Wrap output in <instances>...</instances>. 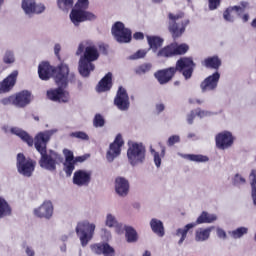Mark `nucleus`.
Instances as JSON below:
<instances>
[{
  "mask_svg": "<svg viewBox=\"0 0 256 256\" xmlns=\"http://www.w3.org/2000/svg\"><path fill=\"white\" fill-rule=\"evenodd\" d=\"M38 75L42 81H49L51 77H54L58 85V88L47 92L48 99L56 103H69L71 96L63 87H67L69 81L71 83L75 81V74H69V66L67 64L62 63L58 69H56L48 62H42L38 66Z\"/></svg>",
  "mask_w": 256,
  "mask_h": 256,
  "instance_id": "f257e3e1",
  "label": "nucleus"
},
{
  "mask_svg": "<svg viewBox=\"0 0 256 256\" xmlns=\"http://www.w3.org/2000/svg\"><path fill=\"white\" fill-rule=\"evenodd\" d=\"M55 133H57V128L40 132L35 137V148L37 152L42 155L39 162L40 167L47 171H55V169H57V164L61 161V155L58 153L51 152V154H46L47 143H49V139H51L52 135H55Z\"/></svg>",
  "mask_w": 256,
  "mask_h": 256,
  "instance_id": "f03ea898",
  "label": "nucleus"
},
{
  "mask_svg": "<svg viewBox=\"0 0 256 256\" xmlns=\"http://www.w3.org/2000/svg\"><path fill=\"white\" fill-rule=\"evenodd\" d=\"M75 55L80 56L78 61V71L82 77H89L95 71L93 62L99 59V49L93 42L84 41L78 45Z\"/></svg>",
  "mask_w": 256,
  "mask_h": 256,
  "instance_id": "7ed1b4c3",
  "label": "nucleus"
},
{
  "mask_svg": "<svg viewBox=\"0 0 256 256\" xmlns=\"http://www.w3.org/2000/svg\"><path fill=\"white\" fill-rule=\"evenodd\" d=\"M194 68L195 63H193V60H191V58H181L177 61L176 68L171 67L168 69L160 70L155 73V77L160 85H165V83H169V81L173 79L175 71H181L185 79H191Z\"/></svg>",
  "mask_w": 256,
  "mask_h": 256,
  "instance_id": "20e7f679",
  "label": "nucleus"
},
{
  "mask_svg": "<svg viewBox=\"0 0 256 256\" xmlns=\"http://www.w3.org/2000/svg\"><path fill=\"white\" fill-rule=\"evenodd\" d=\"M89 7V0H78L74 9L70 13V19L73 25L79 26L83 21H94L95 14L85 11Z\"/></svg>",
  "mask_w": 256,
  "mask_h": 256,
  "instance_id": "39448f33",
  "label": "nucleus"
},
{
  "mask_svg": "<svg viewBox=\"0 0 256 256\" xmlns=\"http://www.w3.org/2000/svg\"><path fill=\"white\" fill-rule=\"evenodd\" d=\"M127 158H128V163L132 167L143 165L146 159L145 146H143L141 143L130 144L127 150Z\"/></svg>",
  "mask_w": 256,
  "mask_h": 256,
  "instance_id": "423d86ee",
  "label": "nucleus"
},
{
  "mask_svg": "<svg viewBox=\"0 0 256 256\" xmlns=\"http://www.w3.org/2000/svg\"><path fill=\"white\" fill-rule=\"evenodd\" d=\"M95 229H97L95 223H91L87 220L77 224L76 235L79 237L80 243L83 247H87V245H89V241H91V239H93V235H95Z\"/></svg>",
  "mask_w": 256,
  "mask_h": 256,
  "instance_id": "0eeeda50",
  "label": "nucleus"
},
{
  "mask_svg": "<svg viewBox=\"0 0 256 256\" xmlns=\"http://www.w3.org/2000/svg\"><path fill=\"white\" fill-rule=\"evenodd\" d=\"M183 13L178 14H169L170 19V25H169V31L172 33V37L174 39H177V37H181L183 33H185V27L189 25V20H184L181 22V25L177 23L179 19H183Z\"/></svg>",
  "mask_w": 256,
  "mask_h": 256,
  "instance_id": "6e6552de",
  "label": "nucleus"
},
{
  "mask_svg": "<svg viewBox=\"0 0 256 256\" xmlns=\"http://www.w3.org/2000/svg\"><path fill=\"white\" fill-rule=\"evenodd\" d=\"M17 169L20 175L23 177H31L33 175V171H35V162L31 159L25 158V155L18 154L17 155Z\"/></svg>",
  "mask_w": 256,
  "mask_h": 256,
  "instance_id": "1a4fd4ad",
  "label": "nucleus"
},
{
  "mask_svg": "<svg viewBox=\"0 0 256 256\" xmlns=\"http://www.w3.org/2000/svg\"><path fill=\"white\" fill-rule=\"evenodd\" d=\"M112 35L118 43H129L131 41V30L125 28L123 22H116L112 26Z\"/></svg>",
  "mask_w": 256,
  "mask_h": 256,
  "instance_id": "9d476101",
  "label": "nucleus"
},
{
  "mask_svg": "<svg viewBox=\"0 0 256 256\" xmlns=\"http://www.w3.org/2000/svg\"><path fill=\"white\" fill-rule=\"evenodd\" d=\"M123 145V137H121V135H117L114 142L109 145L106 153L108 163H113L115 159L121 155V147H123Z\"/></svg>",
  "mask_w": 256,
  "mask_h": 256,
  "instance_id": "9b49d317",
  "label": "nucleus"
},
{
  "mask_svg": "<svg viewBox=\"0 0 256 256\" xmlns=\"http://www.w3.org/2000/svg\"><path fill=\"white\" fill-rule=\"evenodd\" d=\"M22 9L25 15L31 17V15H39L45 11L44 4H37L35 0H23Z\"/></svg>",
  "mask_w": 256,
  "mask_h": 256,
  "instance_id": "f8f14e48",
  "label": "nucleus"
},
{
  "mask_svg": "<svg viewBox=\"0 0 256 256\" xmlns=\"http://www.w3.org/2000/svg\"><path fill=\"white\" fill-rule=\"evenodd\" d=\"M91 171L78 170L74 173L73 183L78 187H87L91 183Z\"/></svg>",
  "mask_w": 256,
  "mask_h": 256,
  "instance_id": "ddd939ff",
  "label": "nucleus"
},
{
  "mask_svg": "<svg viewBox=\"0 0 256 256\" xmlns=\"http://www.w3.org/2000/svg\"><path fill=\"white\" fill-rule=\"evenodd\" d=\"M90 249L96 255L115 256V248L107 242L92 244Z\"/></svg>",
  "mask_w": 256,
  "mask_h": 256,
  "instance_id": "4468645a",
  "label": "nucleus"
},
{
  "mask_svg": "<svg viewBox=\"0 0 256 256\" xmlns=\"http://www.w3.org/2000/svg\"><path fill=\"white\" fill-rule=\"evenodd\" d=\"M114 103L120 111H127L129 109V95H127V90H125L123 87H120L116 98L114 100Z\"/></svg>",
  "mask_w": 256,
  "mask_h": 256,
  "instance_id": "2eb2a0df",
  "label": "nucleus"
},
{
  "mask_svg": "<svg viewBox=\"0 0 256 256\" xmlns=\"http://www.w3.org/2000/svg\"><path fill=\"white\" fill-rule=\"evenodd\" d=\"M245 7H247V3H242L241 6L229 7L225 10L223 18L225 19V21L233 23V21H235V15L241 17V15L245 13Z\"/></svg>",
  "mask_w": 256,
  "mask_h": 256,
  "instance_id": "dca6fc26",
  "label": "nucleus"
},
{
  "mask_svg": "<svg viewBox=\"0 0 256 256\" xmlns=\"http://www.w3.org/2000/svg\"><path fill=\"white\" fill-rule=\"evenodd\" d=\"M114 189L118 197H127L129 195V180L123 177L116 178Z\"/></svg>",
  "mask_w": 256,
  "mask_h": 256,
  "instance_id": "f3484780",
  "label": "nucleus"
},
{
  "mask_svg": "<svg viewBox=\"0 0 256 256\" xmlns=\"http://www.w3.org/2000/svg\"><path fill=\"white\" fill-rule=\"evenodd\" d=\"M220 78L221 74H219V72H215L213 75L207 77L200 85L203 93L217 89Z\"/></svg>",
  "mask_w": 256,
  "mask_h": 256,
  "instance_id": "a211bd4d",
  "label": "nucleus"
},
{
  "mask_svg": "<svg viewBox=\"0 0 256 256\" xmlns=\"http://www.w3.org/2000/svg\"><path fill=\"white\" fill-rule=\"evenodd\" d=\"M34 215L40 218L51 219L53 216V204L51 201H46L41 206L34 209Z\"/></svg>",
  "mask_w": 256,
  "mask_h": 256,
  "instance_id": "6ab92c4d",
  "label": "nucleus"
},
{
  "mask_svg": "<svg viewBox=\"0 0 256 256\" xmlns=\"http://www.w3.org/2000/svg\"><path fill=\"white\" fill-rule=\"evenodd\" d=\"M233 145V135L231 132H222L216 136V147L218 149H227Z\"/></svg>",
  "mask_w": 256,
  "mask_h": 256,
  "instance_id": "aec40b11",
  "label": "nucleus"
},
{
  "mask_svg": "<svg viewBox=\"0 0 256 256\" xmlns=\"http://www.w3.org/2000/svg\"><path fill=\"white\" fill-rule=\"evenodd\" d=\"M17 70L13 71L3 82L0 84V93H7L13 89L15 82L17 81Z\"/></svg>",
  "mask_w": 256,
  "mask_h": 256,
  "instance_id": "412c9836",
  "label": "nucleus"
},
{
  "mask_svg": "<svg viewBox=\"0 0 256 256\" xmlns=\"http://www.w3.org/2000/svg\"><path fill=\"white\" fill-rule=\"evenodd\" d=\"M65 156L64 170L68 177H71L73 171H75V160L73 152L71 150L64 149L63 151Z\"/></svg>",
  "mask_w": 256,
  "mask_h": 256,
  "instance_id": "4be33fe9",
  "label": "nucleus"
},
{
  "mask_svg": "<svg viewBox=\"0 0 256 256\" xmlns=\"http://www.w3.org/2000/svg\"><path fill=\"white\" fill-rule=\"evenodd\" d=\"M15 107L23 108L27 107L31 103V92L24 90L14 96Z\"/></svg>",
  "mask_w": 256,
  "mask_h": 256,
  "instance_id": "5701e85b",
  "label": "nucleus"
},
{
  "mask_svg": "<svg viewBox=\"0 0 256 256\" xmlns=\"http://www.w3.org/2000/svg\"><path fill=\"white\" fill-rule=\"evenodd\" d=\"M113 74L108 73L97 85L96 91L98 93H105V91H109L113 85L112 83Z\"/></svg>",
  "mask_w": 256,
  "mask_h": 256,
  "instance_id": "b1692460",
  "label": "nucleus"
},
{
  "mask_svg": "<svg viewBox=\"0 0 256 256\" xmlns=\"http://www.w3.org/2000/svg\"><path fill=\"white\" fill-rule=\"evenodd\" d=\"M10 133L22 139V141H24V143H27L29 147H33V138L30 137L25 130H22L21 128H18V127H14L10 129Z\"/></svg>",
  "mask_w": 256,
  "mask_h": 256,
  "instance_id": "393cba45",
  "label": "nucleus"
},
{
  "mask_svg": "<svg viewBox=\"0 0 256 256\" xmlns=\"http://www.w3.org/2000/svg\"><path fill=\"white\" fill-rule=\"evenodd\" d=\"M215 227L208 228H198L195 232V241L198 243H203V241H207L209 237H211V231H213Z\"/></svg>",
  "mask_w": 256,
  "mask_h": 256,
  "instance_id": "a878e982",
  "label": "nucleus"
},
{
  "mask_svg": "<svg viewBox=\"0 0 256 256\" xmlns=\"http://www.w3.org/2000/svg\"><path fill=\"white\" fill-rule=\"evenodd\" d=\"M146 39L153 53H157V50L163 47V38L159 36H146Z\"/></svg>",
  "mask_w": 256,
  "mask_h": 256,
  "instance_id": "bb28decb",
  "label": "nucleus"
},
{
  "mask_svg": "<svg viewBox=\"0 0 256 256\" xmlns=\"http://www.w3.org/2000/svg\"><path fill=\"white\" fill-rule=\"evenodd\" d=\"M150 226L153 233L158 235V237H163L165 235V228L163 227V222H161V220L155 218L152 219L150 221Z\"/></svg>",
  "mask_w": 256,
  "mask_h": 256,
  "instance_id": "cd10ccee",
  "label": "nucleus"
},
{
  "mask_svg": "<svg viewBox=\"0 0 256 256\" xmlns=\"http://www.w3.org/2000/svg\"><path fill=\"white\" fill-rule=\"evenodd\" d=\"M193 227H197V223L187 224L184 228H179L176 232V236L180 237L178 241V245H183V241L187 239V233H189V229H193Z\"/></svg>",
  "mask_w": 256,
  "mask_h": 256,
  "instance_id": "c85d7f7f",
  "label": "nucleus"
},
{
  "mask_svg": "<svg viewBox=\"0 0 256 256\" xmlns=\"http://www.w3.org/2000/svg\"><path fill=\"white\" fill-rule=\"evenodd\" d=\"M9 215H11V206H9L6 199L0 197V219L9 217Z\"/></svg>",
  "mask_w": 256,
  "mask_h": 256,
  "instance_id": "c756f323",
  "label": "nucleus"
},
{
  "mask_svg": "<svg viewBox=\"0 0 256 256\" xmlns=\"http://www.w3.org/2000/svg\"><path fill=\"white\" fill-rule=\"evenodd\" d=\"M125 238L127 243H137V239H139L137 235V231L135 228L131 226L126 227V232H125Z\"/></svg>",
  "mask_w": 256,
  "mask_h": 256,
  "instance_id": "7c9ffc66",
  "label": "nucleus"
},
{
  "mask_svg": "<svg viewBox=\"0 0 256 256\" xmlns=\"http://www.w3.org/2000/svg\"><path fill=\"white\" fill-rule=\"evenodd\" d=\"M213 221H217V216L215 214H209L207 212H203L197 219L196 225H201V223H213Z\"/></svg>",
  "mask_w": 256,
  "mask_h": 256,
  "instance_id": "2f4dec72",
  "label": "nucleus"
},
{
  "mask_svg": "<svg viewBox=\"0 0 256 256\" xmlns=\"http://www.w3.org/2000/svg\"><path fill=\"white\" fill-rule=\"evenodd\" d=\"M200 117V119H203V117H209L211 116V112L201 110V109H196L195 111H192L187 118L188 123L191 125L193 123V117Z\"/></svg>",
  "mask_w": 256,
  "mask_h": 256,
  "instance_id": "473e14b6",
  "label": "nucleus"
},
{
  "mask_svg": "<svg viewBox=\"0 0 256 256\" xmlns=\"http://www.w3.org/2000/svg\"><path fill=\"white\" fill-rule=\"evenodd\" d=\"M150 153L154 159L155 166L157 168L161 167V161L163 157H165V148H163L161 154H159V152L155 151L153 147H150Z\"/></svg>",
  "mask_w": 256,
  "mask_h": 256,
  "instance_id": "72a5a7b5",
  "label": "nucleus"
},
{
  "mask_svg": "<svg viewBox=\"0 0 256 256\" xmlns=\"http://www.w3.org/2000/svg\"><path fill=\"white\" fill-rule=\"evenodd\" d=\"M105 226L113 229L118 223L117 217L113 213H107L104 220Z\"/></svg>",
  "mask_w": 256,
  "mask_h": 256,
  "instance_id": "f704fd0d",
  "label": "nucleus"
},
{
  "mask_svg": "<svg viewBox=\"0 0 256 256\" xmlns=\"http://www.w3.org/2000/svg\"><path fill=\"white\" fill-rule=\"evenodd\" d=\"M173 55H175L173 44L168 45L157 52V57H173Z\"/></svg>",
  "mask_w": 256,
  "mask_h": 256,
  "instance_id": "c9c22d12",
  "label": "nucleus"
},
{
  "mask_svg": "<svg viewBox=\"0 0 256 256\" xmlns=\"http://www.w3.org/2000/svg\"><path fill=\"white\" fill-rule=\"evenodd\" d=\"M247 233H249V229L247 227H240L236 230L228 232L232 239H241V237H243V235H247Z\"/></svg>",
  "mask_w": 256,
  "mask_h": 256,
  "instance_id": "e433bc0d",
  "label": "nucleus"
},
{
  "mask_svg": "<svg viewBox=\"0 0 256 256\" xmlns=\"http://www.w3.org/2000/svg\"><path fill=\"white\" fill-rule=\"evenodd\" d=\"M204 65L205 67H210L211 69H219V67H221V60H219V58L216 56L210 57L204 61Z\"/></svg>",
  "mask_w": 256,
  "mask_h": 256,
  "instance_id": "4c0bfd02",
  "label": "nucleus"
},
{
  "mask_svg": "<svg viewBox=\"0 0 256 256\" xmlns=\"http://www.w3.org/2000/svg\"><path fill=\"white\" fill-rule=\"evenodd\" d=\"M250 179V185L252 187V198H253V203L256 205V170H251V173L249 175Z\"/></svg>",
  "mask_w": 256,
  "mask_h": 256,
  "instance_id": "58836bf2",
  "label": "nucleus"
},
{
  "mask_svg": "<svg viewBox=\"0 0 256 256\" xmlns=\"http://www.w3.org/2000/svg\"><path fill=\"white\" fill-rule=\"evenodd\" d=\"M174 48V55H185L187 51H189V46L187 44H177L173 43L172 44Z\"/></svg>",
  "mask_w": 256,
  "mask_h": 256,
  "instance_id": "ea45409f",
  "label": "nucleus"
},
{
  "mask_svg": "<svg viewBox=\"0 0 256 256\" xmlns=\"http://www.w3.org/2000/svg\"><path fill=\"white\" fill-rule=\"evenodd\" d=\"M187 159H189L190 161H195L196 163H207V161H209V158L207 156H203V155H187L186 156Z\"/></svg>",
  "mask_w": 256,
  "mask_h": 256,
  "instance_id": "a19ab883",
  "label": "nucleus"
},
{
  "mask_svg": "<svg viewBox=\"0 0 256 256\" xmlns=\"http://www.w3.org/2000/svg\"><path fill=\"white\" fill-rule=\"evenodd\" d=\"M58 7L62 11H69L73 7V0H58Z\"/></svg>",
  "mask_w": 256,
  "mask_h": 256,
  "instance_id": "79ce46f5",
  "label": "nucleus"
},
{
  "mask_svg": "<svg viewBox=\"0 0 256 256\" xmlns=\"http://www.w3.org/2000/svg\"><path fill=\"white\" fill-rule=\"evenodd\" d=\"M70 137H74L75 139H81L82 141H89V135L83 131H76L70 133Z\"/></svg>",
  "mask_w": 256,
  "mask_h": 256,
  "instance_id": "37998d69",
  "label": "nucleus"
},
{
  "mask_svg": "<svg viewBox=\"0 0 256 256\" xmlns=\"http://www.w3.org/2000/svg\"><path fill=\"white\" fill-rule=\"evenodd\" d=\"M3 61L6 64L15 63V54L11 51H6L3 57Z\"/></svg>",
  "mask_w": 256,
  "mask_h": 256,
  "instance_id": "c03bdc74",
  "label": "nucleus"
},
{
  "mask_svg": "<svg viewBox=\"0 0 256 256\" xmlns=\"http://www.w3.org/2000/svg\"><path fill=\"white\" fill-rule=\"evenodd\" d=\"M149 71H151L150 63L142 64L136 69V73H138V75H143L145 73H149Z\"/></svg>",
  "mask_w": 256,
  "mask_h": 256,
  "instance_id": "a18cd8bd",
  "label": "nucleus"
},
{
  "mask_svg": "<svg viewBox=\"0 0 256 256\" xmlns=\"http://www.w3.org/2000/svg\"><path fill=\"white\" fill-rule=\"evenodd\" d=\"M233 183L234 185L239 187L240 185H245V183H247V180H245V177L241 176V174H236L233 178Z\"/></svg>",
  "mask_w": 256,
  "mask_h": 256,
  "instance_id": "49530a36",
  "label": "nucleus"
},
{
  "mask_svg": "<svg viewBox=\"0 0 256 256\" xmlns=\"http://www.w3.org/2000/svg\"><path fill=\"white\" fill-rule=\"evenodd\" d=\"M112 229H114L117 235H123L127 229V226L123 225L121 222H118Z\"/></svg>",
  "mask_w": 256,
  "mask_h": 256,
  "instance_id": "de8ad7c7",
  "label": "nucleus"
},
{
  "mask_svg": "<svg viewBox=\"0 0 256 256\" xmlns=\"http://www.w3.org/2000/svg\"><path fill=\"white\" fill-rule=\"evenodd\" d=\"M146 55H147V51L146 50H138L136 53L131 55L129 57V59H131V60L143 59V57H145Z\"/></svg>",
  "mask_w": 256,
  "mask_h": 256,
  "instance_id": "09e8293b",
  "label": "nucleus"
},
{
  "mask_svg": "<svg viewBox=\"0 0 256 256\" xmlns=\"http://www.w3.org/2000/svg\"><path fill=\"white\" fill-rule=\"evenodd\" d=\"M103 125H105V120L103 119V116L97 114L94 118V127H103Z\"/></svg>",
  "mask_w": 256,
  "mask_h": 256,
  "instance_id": "8fccbe9b",
  "label": "nucleus"
},
{
  "mask_svg": "<svg viewBox=\"0 0 256 256\" xmlns=\"http://www.w3.org/2000/svg\"><path fill=\"white\" fill-rule=\"evenodd\" d=\"M1 103L2 105H14L15 107V95L2 99Z\"/></svg>",
  "mask_w": 256,
  "mask_h": 256,
  "instance_id": "3c124183",
  "label": "nucleus"
},
{
  "mask_svg": "<svg viewBox=\"0 0 256 256\" xmlns=\"http://www.w3.org/2000/svg\"><path fill=\"white\" fill-rule=\"evenodd\" d=\"M180 141L181 138L178 135H173L169 137L167 144L169 145V147H173L175 143H179Z\"/></svg>",
  "mask_w": 256,
  "mask_h": 256,
  "instance_id": "603ef678",
  "label": "nucleus"
},
{
  "mask_svg": "<svg viewBox=\"0 0 256 256\" xmlns=\"http://www.w3.org/2000/svg\"><path fill=\"white\" fill-rule=\"evenodd\" d=\"M210 11H215L221 5V0H208Z\"/></svg>",
  "mask_w": 256,
  "mask_h": 256,
  "instance_id": "864d4df0",
  "label": "nucleus"
},
{
  "mask_svg": "<svg viewBox=\"0 0 256 256\" xmlns=\"http://www.w3.org/2000/svg\"><path fill=\"white\" fill-rule=\"evenodd\" d=\"M217 236L219 237V239H227V233L221 228L217 229Z\"/></svg>",
  "mask_w": 256,
  "mask_h": 256,
  "instance_id": "5fc2aeb1",
  "label": "nucleus"
},
{
  "mask_svg": "<svg viewBox=\"0 0 256 256\" xmlns=\"http://www.w3.org/2000/svg\"><path fill=\"white\" fill-rule=\"evenodd\" d=\"M25 253L27 256H35V250L32 247L26 246Z\"/></svg>",
  "mask_w": 256,
  "mask_h": 256,
  "instance_id": "6e6d98bb",
  "label": "nucleus"
},
{
  "mask_svg": "<svg viewBox=\"0 0 256 256\" xmlns=\"http://www.w3.org/2000/svg\"><path fill=\"white\" fill-rule=\"evenodd\" d=\"M134 39H136L137 41H139V40H141V39H144V34L143 33H141V32H136L135 34H134Z\"/></svg>",
  "mask_w": 256,
  "mask_h": 256,
  "instance_id": "4d7b16f0",
  "label": "nucleus"
},
{
  "mask_svg": "<svg viewBox=\"0 0 256 256\" xmlns=\"http://www.w3.org/2000/svg\"><path fill=\"white\" fill-rule=\"evenodd\" d=\"M60 51H61V44H55L54 45V54L59 55Z\"/></svg>",
  "mask_w": 256,
  "mask_h": 256,
  "instance_id": "13d9d810",
  "label": "nucleus"
},
{
  "mask_svg": "<svg viewBox=\"0 0 256 256\" xmlns=\"http://www.w3.org/2000/svg\"><path fill=\"white\" fill-rule=\"evenodd\" d=\"M156 109H157L158 113H161V111H164V110H165V105H163V104H157V105H156Z\"/></svg>",
  "mask_w": 256,
  "mask_h": 256,
  "instance_id": "bf43d9fd",
  "label": "nucleus"
},
{
  "mask_svg": "<svg viewBox=\"0 0 256 256\" xmlns=\"http://www.w3.org/2000/svg\"><path fill=\"white\" fill-rule=\"evenodd\" d=\"M242 21H243L244 23H247V21H249V14H243V15H242Z\"/></svg>",
  "mask_w": 256,
  "mask_h": 256,
  "instance_id": "052dcab7",
  "label": "nucleus"
},
{
  "mask_svg": "<svg viewBox=\"0 0 256 256\" xmlns=\"http://www.w3.org/2000/svg\"><path fill=\"white\" fill-rule=\"evenodd\" d=\"M103 232L105 233L106 237H111V231L103 229Z\"/></svg>",
  "mask_w": 256,
  "mask_h": 256,
  "instance_id": "680f3d73",
  "label": "nucleus"
},
{
  "mask_svg": "<svg viewBox=\"0 0 256 256\" xmlns=\"http://www.w3.org/2000/svg\"><path fill=\"white\" fill-rule=\"evenodd\" d=\"M152 3L160 4L163 3V0H152Z\"/></svg>",
  "mask_w": 256,
  "mask_h": 256,
  "instance_id": "e2e57ef3",
  "label": "nucleus"
},
{
  "mask_svg": "<svg viewBox=\"0 0 256 256\" xmlns=\"http://www.w3.org/2000/svg\"><path fill=\"white\" fill-rule=\"evenodd\" d=\"M142 256H151V252L149 251H145L144 254Z\"/></svg>",
  "mask_w": 256,
  "mask_h": 256,
  "instance_id": "0e129e2a",
  "label": "nucleus"
},
{
  "mask_svg": "<svg viewBox=\"0 0 256 256\" xmlns=\"http://www.w3.org/2000/svg\"><path fill=\"white\" fill-rule=\"evenodd\" d=\"M61 251H63V252L67 251V246H62Z\"/></svg>",
  "mask_w": 256,
  "mask_h": 256,
  "instance_id": "69168bd1",
  "label": "nucleus"
},
{
  "mask_svg": "<svg viewBox=\"0 0 256 256\" xmlns=\"http://www.w3.org/2000/svg\"><path fill=\"white\" fill-rule=\"evenodd\" d=\"M196 103H198V105H201V103H204V100H196Z\"/></svg>",
  "mask_w": 256,
  "mask_h": 256,
  "instance_id": "338daca9",
  "label": "nucleus"
},
{
  "mask_svg": "<svg viewBox=\"0 0 256 256\" xmlns=\"http://www.w3.org/2000/svg\"><path fill=\"white\" fill-rule=\"evenodd\" d=\"M62 241H67V236H63Z\"/></svg>",
  "mask_w": 256,
  "mask_h": 256,
  "instance_id": "774afa93",
  "label": "nucleus"
}]
</instances>
